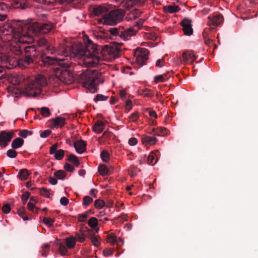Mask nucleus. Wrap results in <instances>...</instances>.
<instances>
[{"label": "nucleus", "mask_w": 258, "mask_h": 258, "mask_svg": "<svg viewBox=\"0 0 258 258\" xmlns=\"http://www.w3.org/2000/svg\"><path fill=\"white\" fill-rule=\"evenodd\" d=\"M69 50L76 56H84V63L87 67H94L98 64L101 58L97 54L99 52L103 57L110 58L118 57L121 52V49L116 45H105L101 48H98L97 46L93 43L88 37L85 44H73Z\"/></svg>", "instance_id": "nucleus-1"}, {"label": "nucleus", "mask_w": 258, "mask_h": 258, "mask_svg": "<svg viewBox=\"0 0 258 258\" xmlns=\"http://www.w3.org/2000/svg\"><path fill=\"white\" fill-rule=\"evenodd\" d=\"M26 23L18 21L16 24L5 23L0 26V37L4 41L12 43H27L26 39L27 32L24 30V25Z\"/></svg>", "instance_id": "nucleus-2"}, {"label": "nucleus", "mask_w": 258, "mask_h": 258, "mask_svg": "<svg viewBox=\"0 0 258 258\" xmlns=\"http://www.w3.org/2000/svg\"><path fill=\"white\" fill-rule=\"evenodd\" d=\"M41 64L45 67H49L51 65L57 64L64 69L60 72L58 76H51L48 82L54 86L59 85L60 82L65 84H71L73 81V77L72 74L66 69L70 67L68 62H66L64 59H57L54 57H50L42 54L40 56Z\"/></svg>", "instance_id": "nucleus-3"}, {"label": "nucleus", "mask_w": 258, "mask_h": 258, "mask_svg": "<svg viewBox=\"0 0 258 258\" xmlns=\"http://www.w3.org/2000/svg\"><path fill=\"white\" fill-rule=\"evenodd\" d=\"M52 23L49 22L42 24L32 21L26 23L23 29L25 32H27V43L34 41V36H38L41 34H47L52 30Z\"/></svg>", "instance_id": "nucleus-4"}, {"label": "nucleus", "mask_w": 258, "mask_h": 258, "mask_svg": "<svg viewBox=\"0 0 258 258\" xmlns=\"http://www.w3.org/2000/svg\"><path fill=\"white\" fill-rule=\"evenodd\" d=\"M80 78L83 87L92 93L96 92L98 90V85L103 82L101 79V73L96 70H87L81 74Z\"/></svg>", "instance_id": "nucleus-5"}, {"label": "nucleus", "mask_w": 258, "mask_h": 258, "mask_svg": "<svg viewBox=\"0 0 258 258\" xmlns=\"http://www.w3.org/2000/svg\"><path fill=\"white\" fill-rule=\"evenodd\" d=\"M18 45L19 49H16L17 54H22V51H24V54L18 60L20 66L26 67L27 66L37 61V58L39 54L37 51L36 46L34 45L24 46L25 43Z\"/></svg>", "instance_id": "nucleus-6"}, {"label": "nucleus", "mask_w": 258, "mask_h": 258, "mask_svg": "<svg viewBox=\"0 0 258 258\" xmlns=\"http://www.w3.org/2000/svg\"><path fill=\"white\" fill-rule=\"evenodd\" d=\"M47 83L46 78L42 74H39L34 80L31 81L26 86L23 93L27 96H36L41 93L42 87L45 86Z\"/></svg>", "instance_id": "nucleus-7"}, {"label": "nucleus", "mask_w": 258, "mask_h": 258, "mask_svg": "<svg viewBox=\"0 0 258 258\" xmlns=\"http://www.w3.org/2000/svg\"><path fill=\"white\" fill-rule=\"evenodd\" d=\"M125 14V11L122 9L109 10L107 16L104 18L103 24L115 25L123 20Z\"/></svg>", "instance_id": "nucleus-8"}, {"label": "nucleus", "mask_w": 258, "mask_h": 258, "mask_svg": "<svg viewBox=\"0 0 258 258\" xmlns=\"http://www.w3.org/2000/svg\"><path fill=\"white\" fill-rule=\"evenodd\" d=\"M137 31L138 30L133 27L125 30L122 27L110 28L108 30L111 35L118 36L124 40H128L131 36L135 35Z\"/></svg>", "instance_id": "nucleus-9"}, {"label": "nucleus", "mask_w": 258, "mask_h": 258, "mask_svg": "<svg viewBox=\"0 0 258 258\" xmlns=\"http://www.w3.org/2000/svg\"><path fill=\"white\" fill-rule=\"evenodd\" d=\"M149 50L145 48H139V51L136 52V61L140 66H143L146 64V61L149 58Z\"/></svg>", "instance_id": "nucleus-10"}, {"label": "nucleus", "mask_w": 258, "mask_h": 258, "mask_svg": "<svg viewBox=\"0 0 258 258\" xmlns=\"http://www.w3.org/2000/svg\"><path fill=\"white\" fill-rule=\"evenodd\" d=\"M110 9L111 7H110L109 6L104 4L94 8L93 13L96 16L102 17L100 22L103 23L104 18L107 16Z\"/></svg>", "instance_id": "nucleus-11"}, {"label": "nucleus", "mask_w": 258, "mask_h": 258, "mask_svg": "<svg viewBox=\"0 0 258 258\" xmlns=\"http://www.w3.org/2000/svg\"><path fill=\"white\" fill-rule=\"evenodd\" d=\"M209 22L208 24L213 27H217L223 21L224 18L222 14L217 13L212 16H209Z\"/></svg>", "instance_id": "nucleus-12"}, {"label": "nucleus", "mask_w": 258, "mask_h": 258, "mask_svg": "<svg viewBox=\"0 0 258 258\" xmlns=\"http://www.w3.org/2000/svg\"><path fill=\"white\" fill-rule=\"evenodd\" d=\"M181 25L182 26V30L184 34L186 35H191L193 33L192 28L191 21L187 18H184L181 22Z\"/></svg>", "instance_id": "nucleus-13"}, {"label": "nucleus", "mask_w": 258, "mask_h": 258, "mask_svg": "<svg viewBox=\"0 0 258 258\" xmlns=\"http://www.w3.org/2000/svg\"><path fill=\"white\" fill-rule=\"evenodd\" d=\"M182 57L184 63H192L197 58L194 51L190 50L184 51L182 54Z\"/></svg>", "instance_id": "nucleus-14"}, {"label": "nucleus", "mask_w": 258, "mask_h": 258, "mask_svg": "<svg viewBox=\"0 0 258 258\" xmlns=\"http://www.w3.org/2000/svg\"><path fill=\"white\" fill-rule=\"evenodd\" d=\"M24 80L25 78L23 76L17 74H13L8 78V81L14 85L19 84Z\"/></svg>", "instance_id": "nucleus-15"}, {"label": "nucleus", "mask_w": 258, "mask_h": 258, "mask_svg": "<svg viewBox=\"0 0 258 258\" xmlns=\"http://www.w3.org/2000/svg\"><path fill=\"white\" fill-rule=\"evenodd\" d=\"M50 121L53 123V124L51 126L52 128L54 127H62L66 124V118L61 116H57L55 118H51Z\"/></svg>", "instance_id": "nucleus-16"}, {"label": "nucleus", "mask_w": 258, "mask_h": 258, "mask_svg": "<svg viewBox=\"0 0 258 258\" xmlns=\"http://www.w3.org/2000/svg\"><path fill=\"white\" fill-rule=\"evenodd\" d=\"M142 12L137 9H134L130 11L125 16V20L127 21L136 19L140 16Z\"/></svg>", "instance_id": "nucleus-17"}, {"label": "nucleus", "mask_w": 258, "mask_h": 258, "mask_svg": "<svg viewBox=\"0 0 258 258\" xmlns=\"http://www.w3.org/2000/svg\"><path fill=\"white\" fill-rule=\"evenodd\" d=\"M74 147L78 153H83L86 150V144L85 141L81 140L74 144Z\"/></svg>", "instance_id": "nucleus-18"}, {"label": "nucleus", "mask_w": 258, "mask_h": 258, "mask_svg": "<svg viewBox=\"0 0 258 258\" xmlns=\"http://www.w3.org/2000/svg\"><path fill=\"white\" fill-rule=\"evenodd\" d=\"M157 141V139L154 137L143 136L142 138V142L145 145H154Z\"/></svg>", "instance_id": "nucleus-19"}, {"label": "nucleus", "mask_w": 258, "mask_h": 258, "mask_svg": "<svg viewBox=\"0 0 258 258\" xmlns=\"http://www.w3.org/2000/svg\"><path fill=\"white\" fill-rule=\"evenodd\" d=\"M104 128V123L100 120H97L93 126V131L96 134H100L103 132Z\"/></svg>", "instance_id": "nucleus-20"}, {"label": "nucleus", "mask_w": 258, "mask_h": 258, "mask_svg": "<svg viewBox=\"0 0 258 258\" xmlns=\"http://www.w3.org/2000/svg\"><path fill=\"white\" fill-rule=\"evenodd\" d=\"M14 135V132L7 133L5 131H2L0 133V141L3 140V141L9 142Z\"/></svg>", "instance_id": "nucleus-21"}, {"label": "nucleus", "mask_w": 258, "mask_h": 258, "mask_svg": "<svg viewBox=\"0 0 258 258\" xmlns=\"http://www.w3.org/2000/svg\"><path fill=\"white\" fill-rule=\"evenodd\" d=\"M153 132L155 135L165 136L168 135V131L164 127H160L158 128H153Z\"/></svg>", "instance_id": "nucleus-22"}, {"label": "nucleus", "mask_w": 258, "mask_h": 258, "mask_svg": "<svg viewBox=\"0 0 258 258\" xmlns=\"http://www.w3.org/2000/svg\"><path fill=\"white\" fill-rule=\"evenodd\" d=\"M24 143L23 139L20 138H17L14 139L11 144V147L13 149H17L22 147Z\"/></svg>", "instance_id": "nucleus-23"}, {"label": "nucleus", "mask_w": 258, "mask_h": 258, "mask_svg": "<svg viewBox=\"0 0 258 258\" xmlns=\"http://www.w3.org/2000/svg\"><path fill=\"white\" fill-rule=\"evenodd\" d=\"M98 170L102 176H106L110 174L111 173L110 169L103 164L100 165L98 166Z\"/></svg>", "instance_id": "nucleus-24"}, {"label": "nucleus", "mask_w": 258, "mask_h": 258, "mask_svg": "<svg viewBox=\"0 0 258 258\" xmlns=\"http://www.w3.org/2000/svg\"><path fill=\"white\" fill-rule=\"evenodd\" d=\"M169 72H168L167 73H165L163 75L156 76L154 77V82L156 84H157L159 82H164L166 80L170 78V76H168Z\"/></svg>", "instance_id": "nucleus-25"}, {"label": "nucleus", "mask_w": 258, "mask_h": 258, "mask_svg": "<svg viewBox=\"0 0 258 258\" xmlns=\"http://www.w3.org/2000/svg\"><path fill=\"white\" fill-rule=\"evenodd\" d=\"M180 9L178 6L175 5H169L164 7V11L166 13H175L179 11Z\"/></svg>", "instance_id": "nucleus-26"}, {"label": "nucleus", "mask_w": 258, "mask_h": 258, "mask_svg": "<svg viewBox=\"0 0 258 258\" xmlns=\"http://www.w3.org/2000/svg\"><path fill=\"white\" fill-rule=\"evenodd\" d=\"M66 246L69 249H72L76 245V239L73 237L71 236L66 239Z\"/></svg>", "instance_id": "nucleus-27"}, {"label": "nucleus", "mask_w": 258, "mask_h": 258, "mask_svg": "<svg viewBox=\"0 0 258 258\" xmlns=\"http://www.w3.org/2000/svg\"><path fill=\"white\" fill-rule=\"evenodd\" d=\"M16 5L17 8H19L22 9H25L29 7L27 0H16Z\"/></svg>", "instance_id": "nucleus-28"}, {"label": "nucleus", "mask_w": 258, "mask_h": 258, "mask_svg": "<svg viewBox=\"0 0 258 258\" xmlns=\"http://www.w3.org/2000/svg\"><path fill=\"white\" fill-rule=\"evenodd\" d=\"M29 176V173L27 169H23L19 172L18 177L22 180H26Z\"/></svg>", "instance_id": "nucleus-29"}, {"label": "nucleus", "mask_w": 258, "mask_h": 258, "mask_svg": "<svg viewBox=\"0 0 258 258\" xmlns=\"http://www.w3.org/2000/svg\"><path fill=\"white\" fill-rule=\"evenodd\" d=\"M53 175L57 179L63 180L66 177L67 174L64 171L59 170L54 172Z\"/></svg>", "instance_id": "nucleus-30"}, {"label": "nucleus", "mask_w": 258, "mask_h": 258, "mask_svg": "<svg viewBox=\"0 0 258 258\" xmlns=\"http://www.w3.org/2000/svg\"><path fill=\"white\" fill-rule=\"evenodd\" d=\"M148 163L152 165H154L157 162L156 155L154 152H152L149 155L148 158Z\"/></svg>", "instance_id": "nucleus-31"}, {"label": "nucleus", "mask_w": 258, "mask_h": 258, "mask_svg": "<svg viewBox=\"0 0 258 258\" xmlns=\"http://www.w3.org/2000/svg\"><path fill=\"white\" fill-rule=\"evenodd\" d=\"M68 157V158L67 161L74 163V165L77 167L79 166L80 165V162L78 157L76 155L70 154Z\"/></svg>", "instance_id": "nucleus-32"}, {"label": "nucleus", "mask_w": 258, "mask_h": 258, "mask_svg": "<svg viewBox=\"0 0 258 258\" xmlns=\"http://www.w3.org/2000/svg\"><path fill=\"white\" fill-rule=\"evenodd\" d=\"M146 0H127L126 2V8L132 7L136 4H142Z\"/></svg>", "instance_id": "nucleus-33"}, {"label": "nucleus", "mask_w": 258, "mask_h": 258, "mask_svg": "<svg viewBox=\"0 0 258 258\" xmlns=\"http://www.w3.org/2000/svg\"><path fill=\"white\" fill-rule=\"evenodd\" d=\"M88 225L92 228L96 229L98 227V222L96 218L91 217L88 222Z\"/></svg>", "instance_id": "nucleus-34"}, {"label": "nucleus", "mask_w": 258, "mask_h": 258, "mask_svg": "<svg viewBox=\"0 0 258 258\" xmlns=\"http://www.w3.org/2000/svg\"><path fill=\"white\" fill-rule=\"evenodd\" d=\"M41 114L44 117H48L51 115V112L49 109L46 107H42L40 108H38Z\"/></svg>", "instance_id": "nucleus-35"}, {"label": "nucleus", "mask_w": 258, "mask_h": 258, "mask_svg": "<svg viewBox=\"0 0 258 258\" xmlns=\"http://www.w3.org/2000/svg\"><path fill=\"white\" fill-rule=\"evenodd\" d=\"M37 43H38V45L40 46H47V49L48 51H49V50H51L50 46H48V42L47 40L46 39H45V38H44L43 37L40 38L38 40Z\"/></svg>", "instance_id": "nucleus-36"}, {"label": "nucleus", "mask_w": 258, "mask_h": 258, "mask_svg": "<svg viewBox=\"0 0 258 258\" xmlns=\"http://www.w3.org/2000/svg\"><path fill=\"white\" fill-rule=\"evenodd\" d=\"M50 245L49 244H44L42 247L41 254L43 256L46 257L49 251Z\"/></svg>", "instance_id": "nucleus-37"}, {"label": "nucleus", "mask_w": 258, "mask_h": 258, "mask_svg": "<svg viewBox=\"0 0 258 258\" xmlns=\"http://www.w3.org/2000/svg\"><path fill=\"white\" fill-rule=\"evenodd\" d=\"M106 238L107 242H110L113 245L117 241L116 236L113 233H111L107 235Z\"/></svg>", "instance_id": "nucleus-38"}, {"label": "nucleus", "mask_w": 258, "mask_h": 258, "mask_svg": "<svg viewBox=\"0 0 258 258\" xmlns=\"http://www.w3.org/2000/svg\"><path fill=\"white\" fill-rule=\"evenodd\" d=\"M26 212V210L23 207L19 208L17 212L18 215L21 216L24 221L29 219L27 215H25Z\"/></svg>", "instance_id": "nucleus-39"}, {"label": "nucleus", "mask_w": 258, "mask_h": 258, "mask_svg": "<svg viewBox=\"0 0 258 258\" xmlns=\"http://www.w3.org/2000/svg\"><path fill=\"white\" fill-rule=\"evenodd\" d=\"M9 59V55L3 54L0 56V63L5 65L8 68H10L8 66V60Z\"/></svg>", "instance_id": "nucleus-40"}, {"label": "nucleus", "mask_w": 258, "mask_h": 258, "mask_svg": "<svg viewBox=\"0 0 258 258\" xmlns=\"http://www.w3.org/2000/svg\"><path fill=\"white\" fill-rule=\"evenodd\" d=\"M64 156V151L59 149L54 154V157L57 160H61Z\"/></svg>", "instance_id": "nucleus-41"}, {"label": "nucleus", "mask_w": 258, "mask_h": 258, "mask_svg": "<svg viewBox=\"0 0 258 258\" xmlns=\"http://www.w3.org/2000/svg\"><path fill=\"white\" fill-rule=\"evenodd\" d=\"M68 247L65 245L60 243L59 245L58 250L61 255H65L68 252Z\"/></svg>", "instance_id": "nucleus-42"}, {"label": "nucleus", "mask_w": 258, "mask_h": 258, "mask_svg": "<svg viewBox=\"0 0 258 258\" xmlns=\"http://www.w3.org/2000/svg\"><path fill=\"white\" fill-rule=\"evenodd\" d=\"M32 134V132L30 131L23 130L19 132V135L22 138H26L28 136H31Z\"/></svg>", "instance_id": "nucleus-43"}, {"label": "nucleus", "mask_w": 258, "mask_h": 258, "mask_svg": "<svg viewBox=\"0 0 258 258\" xmlns=\"http://www.w3.org/2000/svg\"><path fill=\"white\" fill-rule=\"evenodd\" d=\"M18 155V152L15 151V149H13V148L10 150H8L7 152V155L8 157L11 158H15L17 157Z\"/></svg>", "instance_id": "nucleus-44"}, {"label": "nucleus", "mask_w": 258, "mask_h": 258, "mask_svg": "<svg viewBox=\"0 0 258 258\" xmlns=\"http://www.w3.org/2000/svg\"><path fill=\"white\" fill-rule=\"evenodd\" d=\"M101 158L104 162H107L109 160V154L105 150L101 152Z\"/></svg>", "instance_id": "nucleus-45"}, {"label": "nucleus", "mask_w": 258, "mask_h": 258, "mask_svg": "<svg viewBox=\"0 0 258 258\" xmlns=\"http://www.w3.org/2000/svg\"><path fill=\"white\" fill-rule=\"evenodd\" d=\"M105 205L104 202L100 199L96 200L94 202V206L97 209H101Z\"/></svg>", "instance_id": "nucleus-46"}, {"label": "nucleus", "mask_w": 258, "mask_h": 258, "mask_svg": "<svg viewBox=\"0 0 258 258\" xmlns=\"http://www.w3.org/2000/svg\"><path fill=\"white\" fill-rule=\"evenodd\" d=\"M50 190L45 187H42L40 189V194L41 196H43L46 198H49L50 195Z\"/></svg>", "instance_id": "nucleus-47"}, {"label": "nucleus", "mask_w": 258, "mask_h": 258, "mask_svg": "<svg viewBox=\"0 0 258 258\" xmlns=\"http://www.w3.org/2000/svg\"><path fill=\"white\" fill-rule=\"evenodd\" d=\"M108 96H105L102 94H97L94 99L95 102L100 101H106L108 99Z\"/></svg>", "instance_id": "nucleus-48"}, {"label": "nucleus", "mask_w": 258, "mask_h": 258, "mask_svg": "<svg viewBox=\"0 0 258 258\" xmlns=\"http://www.w3.org/2000/svg\"><path fill=\"white\" fill-rule=\"evenodd\" d=\"M99 238V236H95V235H92L91 237V240L92 243L93 244V245H94V246H95L96 247L98 246L100 244V243L98 241Z\"/></svg>", "instance_id": "nucleus-49"}, {"label": "nucleus", "mask_w": 258, "mask_h": 258, "mask_svg": "<svg viewBox=\"0 0 258 258\" xmlns=\"http://www.w3.org/2000/svg\"><path fill=\"white\" fill-rule=\"evenodd\" d=\"M93 199L88 196H85L83 198V205L85 206H88L90 204L92 203Z\"/></svg>", "instance_id": "nucleus-50"}, {"label": "nucleus", "mask_w": 258, "mask_h": 258, "mask_svg": "<svg viewBox=\"0 0 258 258\" xmlns=\"http://www.w3.org/2000/svg\"><path fill=\"white\" fill-rule=\"evenodd\" d=\"M88 217V214L85 212L83 214H79L78 219L80 222H85Z\"/></svg>", "instance_id": "nucleus-51"}, {"label": "nucleus", "mask_w": 258, "mask_h": 258, "mask_svg": "<svg viewBox=\"0 0 258 258\" xmlns=\"http://www.w3.org/2000/svg\"><path fill=\"white\" fill-rule=\"evenodd\" d=\"M27 208L29 211H32V212H33L34 210L35 209L36 210L35 213H38L39 209L38 208H36L34 206V203H32V202H29L27 205Z\"/></svg>", "instance_id": "nucleus-52"}, {"label": "nucleus", "mask_w": 258, "mask_h": 258, "mask_svg": "<svg viewBox=\"0 0 258 258\" xmlns=\"http://www.w3.org/2000/svg\"><path fill=\"white\" fill-rule=\"evenodd\" d=\"M81 0H59L58 2L60 4H68L74 3V4L78 3Z\"/></svg>", "instance_id": "nucleus-53"}, {"label": "nucleus", "mask_w": 258, "mask_h": 258, "mask_svg": "<svg viewBox=\"0 0 258 258\" xmlns=\"http://www.w3.org/2000/svg\"><path fill=\"white\" fill-rule=\"evenodd\" d=\"M139 117V115L138 112H135L133 113L129 117L130 119L133 121L135 122L137 120Z\"/></svg>", "instance_id": "nucleus-54"}, {"label": "nucleus", "mask_w": 258, "mask_h": 258, "mask_svg": "<svg viewBox=\"0 0 258 258\" xmlns=\"http://www.w3.org/2000/svg\"><path fill=\"white\" fill-rule=\"evenodd\" d=\"M43 222L48 225L49 226H51L54 222V220L50 218L44 217L43 219Z\"/></svg>", "instance_id": "nucleus-55"}, {"label": "nucleus", "mask_w": 258, "mask_h": 258, "mask_svg": "<svg viewBox=\"0 0 258 258\" xmlns=\"http://www.w3.org/2000/svg\"><path fill=\"white\" fill-rule=\"evenodd\" d=\"M51 133V131L50 130H46L42 131L40 134V136L41 138H45L48 137L50 134Z\"/></svg>", "instance_id": "nucleus-56"}, {"label": "nucleus", "mask_w": 258, "mask_h": 258, "mask_svg": "<svg viewBox=\"0 0 258 258\" xmlns=\"http://www.w3.org/2000/svg\"><path fill=\"white\" fill-rule=\"evenodd\" d=\"M142 95L145 97L152 98L153 96V94L151 93V91L148 89L143 90Z\"/></svg>", "instance_id": "nucleus-57"}, {"label": "nucleus", "mask_w": 258, "mask_h": 258, "mask_svg": "<svg viewBox=\"0 0 258 258\" xmlns=\"http://www.w3.org/2000/svg\"><path fill=\"white\" fill-rule=\"evenodd\" d=\"M75 239L77 240L80 242H83L85 240V237L84 235H81L79 233H77L75 235V237H74Z\"/></svg>", "instance_id": "nucleus-58"}, {"label": "nucleus", "mask_w": 258, "mask_h": 258, "mask_svg": "<svg viewBox=\"0 0 258 258\" xmlns=\"http://www.w3.org/2000/svg\"><path fill=\"white\" fill-rule=\"evenodd\" d=\"M30 196V193L29 192H26L22 195L21 199L24 204H26Z\"/></svg>", "instance_id": "nucleus-59"}, {"label": "nucleus", "mask_w": 258, "mask_h": 258, "mask_svg": "<svg viewBox=\"0 0 258 258\" xmlns=\"http://www.w3.org/2000/svg\"><path fill=\"white\" fill-rule=\"evenodd\" d=\"M64 169L66 171H69L71 172H73L74 171V170H75L74 167L69 163L65 164V165H64Z\"/></svg>", "instance_id": "nucleus-60"}, {"label": "nucleus", "mask_w": 258, "mask_h": 258, "mask_svg": "<svg viewBox=\"0 0 258 258\" xmlns=\"http://www.w3.org/2000/svg\"><path fill=\"white\" fill-rule=\"evenodd\" d=\"M165 63L164 58L163 57L162 58L159 59L156 61V66L158 68L162 67Z\"/></svg>", "instance_id": "nucleus-61"}, {"label": "nucleus", "mask_w": 258, "mask_h": 258, "mask_svg": "<svg viewBox=\"0 0 258 258\" xmlns=\"http://www.w3.org/2000/svg\"><path fill=\"white\" fill-rule=\"evenodd\" d=\"M58 145L57 144H55L53 145H52L49 150V153L50 154H54L57 151V148Z\"/></svg>", "instance_id": "nucleus-62"}, {"label": "nucleus", "mask_w": 258, "mask_h": 258, "mask_svg": "<svg viewBox=\"0 0 258 258\" xmlns=\"http://www.w3.org/2000/svg\"><path fill=\"white\" fill-rule=\"evenodd\" d=\"M2 210L4 213L8 214L10 212L11 208L8 204H6L3 206Z\"/></svg>", "instance_id": "nucleus-63"}, {"label": "nucleus", "mask_w": 258, "mask_h": 258, "mask_svg": "<svg viewBox=\"0 0 258 258\" xmlns=\"http://www.w3.org/2000/svg\"><path fill=\"white\" fill-rule=\"evenodd\" d=\"M103 255L105 256H108L113 254V250L110 248H106L103 251Z\"/></svg>", "instance_id": "nucleus-64"}]
</instances>
